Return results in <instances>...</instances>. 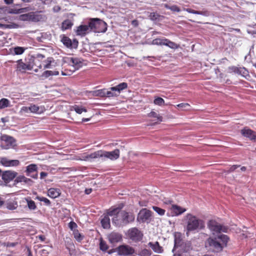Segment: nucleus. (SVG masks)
<instances>
[{
    "instance_id": "f257e3e1",
    "label": "nucleus",
    "mask_w": 256,
    "mask_h": 256,
    "mask_svg": "<svg viewBox=\"0 0 256 256\" xmlns=\"http://www.w3.org/2000/svg\"><path fill=\"white\" fill-rule=\"evenodd\" d=\"M108 214L112 217V223L116 227H122L134 220V216L124 210H121L119 208L110 209Z\"/></svg>"
},
{
    "instance_id": "f03ea898",
    "label": "nucleus",
    "mask_w": 256,
    "mask_h": 256,
    "mask_svg": "<svg viewBox=\"0 0 256 256\" xmlns=\"http://www.w3.org/2000/svg\"><path fill=\"white\" fill-rule=\"evenodd\" d=\"M186 234L188 236L190 232H198L205 226L204 222L192 214H187L184 218Z\"/></svg>"
},
{
    "instance_id": "7ed1b4c3",
    "label": "nucleus",
    "mask_w": 256,
    "mask_h": 256,
    "mask_svg": "<svg viewBox=\"0 0 256 256\" xmlns=\"http://www.w3.org/2000/svg\"><path fill=\"white\" fill-rule=\"evenodd\" d=\"M90 31L95 33H104L108 29V25L102 20L98 18H90L89 21Z\"/></svg>"
},
{
    "instance_id": "20e7f679",
    "label": "nucleus",
    "mask_w": 256,
    "mask_h": 256,
    "mask_svg": "<svg viewBox=\"0 0 256 256\" xmlns=\"http://www.w3.org/2000/svg\"><path fill=\"white\" fill-rule=\"evenodd\" d=\"M66 62L73 68L72 70L62 71V74L63 76H70L76 70H78L82 66V60L78 58H66Z\"/></svg>"
},
{
    "instance_id": "39448f33",
    "label": "nucleus",
    "mask_w": 256,
    "mask_h": 256,
    "mask_svg": "<svg viewBox=\"0 0 256 256\" xmlns=\"http://www.w3.org/2000/svg\"><path fill=\"white\" fill-rule=\"evenodd\" d=\"M206 246L209 247L210 249L214 252H218L222 250L223 246L222 244L217 238H209L206 242Z\"/></svg>"
},
{
    "instance_id": "423d86ee",
    "label": "nucleus",
    "mask_w": 256,
    "mask_h": 256,
    "mask_svg": "<svg viewBox=\"0 0 256 256\" xmlns=\"http://www.w3.org/2000/svg\"><path fill=\"white\" fill-rule=\"evenodd\" d=\"M1 140L0 146L2 149L8 150L13 148L15 145V140L12 136L3 135L1 136Z\"/></svg>"
},
{
    "instance_id": "0eeeda50",
    "label": "nucleus",
    "mask_w": 256,
    "mask_h": 256,
    "mask_svg": "<svg viewBox=\"0 0 256 256\" xmlns=\"http://www.w3.org/2000/svg\"><path fill=\"white\" fill-rule=\"evenodd\" d=\"M116 251L118 255L120 256L131 255L134 254L135 252L134 249L132 247L126 244L120 246L116 248Z\"/></svg>"
},
{
    "instance_id": "6e6552de",
    "label": "nucleus",
    "mask_w": 256,
    "mask_h": 256,
    "mask_svg": "<svg viewBox=\"0 0 256 256\" xmlns=\"http://www.w3.org/2000/svg\"><path fill=\"white\" fill-rule=\"evenodd\" d=\"M100 158H108L112 160H116L120 157V150L118 149H115L112 152H107L100 150Z\"/></svg>"
},
{
    "instance_id": "1a4fd4ad",
    "label": "nucleus",
    "mask_w": 256,
    "mask_h": 256,
    "mask_svg": "<svg viewBox=\"0 0 256 256\" xmlns=\"http://www.w3.org/2000/svg\"><path fill=\"white\" fill-rule=\"evenodd\" d=\"M152 216V212L146 208H142L138 214L137 220L141 222H148Z\"/></svg>"
},
{
    "instance_id": "9d476101",
    "label": "nucleus",
    "mask_w": 256,
    "mask_h": 256,
    "mask_svg": "<svg viewBox=\"0 0 256 256\" xmlns=\"http://www.w3.org/2000/svg\"><path fill=\"white\" fill-rule=\"evenodd\" d=\"M129 238L134 242H139L142 240L143 234L141 232L136 228H132L128 232Z\"/></svg>"
},
{
    "instance_id": "9b49d317",
    "label": "nucleus",
    "mask_w": 256,
    "mask_h": 256,
    "mask_svg": "<svg viewBox=\"0 0 256 256\" xmlns=\"http://www.w3.org/2000/svg\"><path fill=\"white\" fill-rule=\"evenodd\" d=\"M208 228L214 232H227L228 228L222 226L214 220H210L208 223Z\"/></svg>"
},
{
    "instance_id": "f8f14e48",
    "label": "nucleus",
    "mask_w": 256,
    "mask_h": 256,
    "mask_svg": "<svg viewBox=\"0 0 256 256\" xmlns=\"http://www.w3.org/2000/svg\"><path fill=\"white\" fill-rule=\"evenodd\" d=\"M0 164L6 167L16 166L20 162L17 160H10L6 157L0 158Z\"/></svg>"
},
{
    "instance_id": "ddd939ff",
    "label": "nucleus",
    "mask_w": 256,
    "mask_h": 256,
    "mask_svg": "<svg viewBox=\"0 0 256 256\" xmlns=\"http://www.w3.org/2000/svg\"><path fill=\"white\" fill-rule=\"evenodd\" d=\"M18 173L14 171L6 170L2 174V179L5 182L8 183L16 177Z\"/></svg>"
},
{
    "instance_id": "4468645a",
    "label": "nucleus",
    "mask_w": 256,
    "mask_h": 256,
    "mask_svg": "<svg viewBox=\"0 0 256 256\" xmlns=\"http://www.w3.org/2000/svg\"><path fill=\"white\" fill-rule=\"evenodd\" d=\"M100 150H98L90 154L84 153L80 156L79 160L84 161H92L94 158H100Z\"/></svg>"
},
{
    "instance_id": "2eb2a0df",
    "label": "nucleus",
    "mask_w": 256,
    "mask_h": 256,
    "mask_svg": "<svg viewBox=\"0 0 256 256\" xmlns=\"http://www.w3.org/2000/svg\"><path fill=\"white\" fill-rule=\"evenodd\" d=\"M41 12H30V21L38 22L44 21L46 19L45 15L40 14Z\"/></svg>"
},
{
    "instance_id": "dca6fc26",
    "label": "nucleus",
    "mask_w": 256,
    "mask_h": 256,
    "mask_svg": "<svg viewBox=\"0 0 256 256\" xmlns=\"http://www.w3.org/2000/svg\"><path fill=\"white\" fill-rule=\"evenodd\" d=\"M38 166L36 164H30L26 167V174L28 176H30L33 178L37 179L38 178V174L36 173L34 175H31V174L34 172H37Z\"/></svg>"
},
{
    "instance_id": "f3484780",
    "label": "nucleus",
    "mask_w": 256,
    "mask_h": 256,
    "mask_svg": "<svg viewBox=\"0 0 256 256\" xmlns=\"http://www.w3.org/2000/svg\"><path fill=\"white\" fill-rule=\"evenodd\" d=\"M90 32V22H88V25H80L78 26L77 28L76 33L78 36H84Z\"/></svg>"
},
{
    "instance_id": "a211bd4d",
    "label": "nucleus",
    "mask_w": 256,
    "mask_h": 256,
    "mask_svg": "<svg viewBox=\"0 0 256 256\" xmlns=\"http://www.w3.org/2000/svg\"><path fill=\"white\" fill-rule=\"evenodd\" d=\"M108 238L111 244H114L122 240V236L118 232H112L108 236Z\"/></svg>"
},
{
    "instance_id": "6ab92c4d",
    "label": "nucleus",
    "mask_w": 256,
    "mask_h": 256,
    "mask_svg": "<svg viewBox=\"0 0 256 256\" xmlns=\"http://www.w3.org/2000/svg\"><path fill=\"white\" fill-rule=\"evenodd\" d=\"M170 210L172 211V216H178L186 211V209L180 206L173 204L170 208Z\"/></svg>"
},
{
    "instance_id": "aec40b11",
    "label": "nucleus",
    "mask_w": 256,
    "mask_h": 256,
    "mask_svg": "<svg viewBox=\"0 0 256 256\" xmlns=\"http://www.w3.org/2000/svg\"><path fill=\"white\" fill-rule=\"evenodd\" d=\"M148 246L151 248L153 251L156 253L162 254L164 251L162 247L160 245L158 242H149L148 243Z\"/></svg>"
},
{
    "instance_id": "412c9836",
    "label": "nucleus",
    "mask_w": 256,
    "mask_h": 256,
    "mask_svg": "<svg viewBox=\"0 0 256 256\" xmlns=\"http://www.w3.org/2000/svg\"><path fill=\"white\" fill-rule=\"evenodd\" d=\"M98 94L101 96H106L108 97H114L118 96L116 91H112L110 88L109 90L106 89L98 90Z\"/></svg>"
},
{
    "instance_id": "4be33fe9",
    "label": "nucleus",
    "mask_w": 256,
    "mask_h": 256,
    "mask_svg": "<svg viewBox=\"0 0 256 256\" xmlns=\"http://www.w3.org/2000/svg\"><path fill=\"white\" fill-rule=\"evenodd\" d=\"M17 70L24 72L26 70H30L31 67L30 64L24 63L22 60H19L17 62Z\"/></svg>"
},
{
    "instance_id": "5701e85b",
    "label": "nucleus",
    "mask_w": 256,
    "mask_h": 256,
    "mask_svg": "<svg viewBox=\"0 0 256 256\" xmlns=\"http://www.w3.org/2000/svg\"><path fill=\"white\" fill-rule=\"evenodd\" d=\"M242 134L251 140H254L256 138V135L254 131L250 129L244 128L241 130Z\"/></svg>"
},
{
    "instance_id": "b1692460",
    "label": "nucleus",
    "mask_w": 256,
    "mask_h": 256,
    "mask_svg": "<svg viewBox=\"0 0 256 256\" xmlns=\"http://www.w3.org/2000/svg\"><path fill=\"white\" fill-rule=\"evenodd\" d=\"M60 194V189L57 188H50L48 190L47 195L52 198H55L58 197Z\"/></svg>"
},
{
    "instance_id": "393cba45",
    "label": "nucleus",
    "mask_w": 256,
    "mask_h": 256,
    "mask_svg": "<svg viewBox=\"0 0 256 256\" xmlns=\"http://www.w3.org/2000/svg\"><path fill=\"white\" fill-rule=\"evenodd\" d=\"M30 112L32 113L40 114L45 110L44 106H39L36 104H30Z\"/></svg>"
},
{
    "instance_id": "a878e982",
    "label": "nucleus",
    "mask_w": 256,
    "mask_h": 256,
    "mask_svg": "<svg viewBox=\"0 0 256 256\" xmlns=\"http://www.w3.org/2000/svg\"><path fill=\"white\" fill-rule=\"evenodd\" d=\"M27 8H14L6 7V14H20L26 12Z\"/></svg>"
},
{
    "instance_id": "bb28decb",
    "label": "nucleus",
    "mask_w": 256,
    "mask_h": 256,
    "mask_svg": "<svg viewBox=\"0 0 256 256\" xmlns=\"http://www.w3.org/2000/svg\"><path fill=\"white\" fill-rule=\"evenodd\" d=\"M128 88V84L126 82H122L116 86L111 87L110 89L112 91H116L118 94H120V92Z\"/></svg>"
},
{
    "instance_id": "cd10ccee",
    "label": "nucleus",
    "mask_w": 256,
    "mask_h": 256,
    "mask_svg": "<svg viewBox=\"0 0 256 256\" xmlns=\"http://www.w3.org/2000/svg\"><path fill=\"white\" fill-rule=\"evenodd\" d=\"M109 216H110L107 213V214L104 216L101 220V224L102 226L104 228H110V218H109Z\"/></svg>"
},
{
    "instance_id": "c85d7f7f",
    "label": "nucleus",
    "mask_w": 256,
    "mask_h": 256,
    "mask_svg": "<svg viewBox=\"0 0 256 256\" xmlns=\"http://www.w3.org/2000/svg\"><path fill=\"white\" fill-rule=\"evenodd\" d=\"M6 208L10 210H14L18 206V202L16 200H10L6 204Z\"/></svg>"
},
{
    "instance_id": "c756f323",
    "label": "nucleus",
    "mask_w": 256,
    "mask_h": 256,
    "mask_svg": "<svg viewBox=\"0 0 256 256\" xmlns=\"http://www.w3.org/2000/svg\"><path fill=\"white\" fill-rule=\"evenodd\" d=\"M32 180L30 178H27L24 176H17L14 180V183L18 184V182H24L25 184H28L31 182Z\"/></svg>"
},
{
    "instance_id": "7c9ffc66",
    "label": "nucleus",
    "mask_w": 256,
    "mask_h": 256,
    "mask_svg": "<svg viewBox=\"0 0 256 256\" xmlns=\"http://www.w3.org/2000/svg\"><path fill=\"white\" fill-rule=\"evenodd\" d=\"M184 10L191 14H200L204 16H208L209 15L208 12L207 11H197L190 8H184Z\"/></svg>"
},
{
    "instance_id": "2f4dec72",
    "label": "nucleus",
    "mask_w": 256,
    "mask_h": 256,
    "mask_svg": "<svg viewBox=\"0 0 256 256\" xmlns=\"http://www.w3.org/2000/svg\"><path fill=\"white\" fill-rule=\"evenodd\" d=\"M72 25L73 24L70 20H66L62 22L61 28L62 30H65L70 28Z\"/></svg>"
},
{
    "instance_id": "473e14b6",
    "label": "nucleus",
    "mask_w": 256,
    "mask_h": 256,
    "mask_svg": "<svg viewBox=\"0 0 256 256\" xmlns=\"http://www.w3.org/2000/svg\"><path fill=\"white\" fill-rule=\"evenodd\" d=\"M71 110H74L78 114H81L82 112H87V110L86 108L76 104L72 106Z\"/></svg>"
},
{
    "instance_id": "72a5a7b5",
    "label": "nucleus",
    "mask_w": 256,
    "mask_h": 256,
    "mask_svg": "<svg viewBox=\"0 0 256 256\" xmlns=\"http://www.w3.org/2000/svg\"><path fill=\"white\" fill-rule=\"evenodd\" d=\"M61 42L67 48H72V42L71 40L65 36H63L61 39Z\"/></svg>"
},
{
    "instance_id": "f704fd0d",
    "label": "nucleus",
    "mask_w": 256,
    "mask_h": 256,
    "mask_svg": "<svg viewBox=\"0 0 256 256\" xmlns=\"http://www.w3.org/2000/svg\"><path fill=\"white\" fill-rule=\"evenodd\" d=\"M218 239L222 242L220 244H222L224 247V246H226L229 238L226 234H220L218 236Z\"/></svg>"
},
{
    "instance_id": "c9c22d12",
    "label": "nucleus",
    "mask_w": 256,
    "mask_h": 256,
    "mask_svg": "<svg viewBox=\"0 0 256 256\" xmlns=\"http://www.w3.org/2000/svg\"><path fill=\"white\" fill-rule=\"evenodd\" d=\"M230 72H234L236 74H241L244 73L246 70L244 68H238L236 66H231L228 68Z\"/></svg>"
},
{
    "instance_id": "e433bc0d",
    "label": "nucleus",
    "mask_w": 256,
    "mask_h": 256,
    "mask_svg": "<svg viewBox=\"0 0 256 256\" xmlns=\"http://www.w3.org/2000/svg\"><path fill=\"white\" fill-rule=\"evenodd\" d=\"M10 106V102L8 100L3 98L0 100V109L4 108Z\"/></svg>"
},
{
    "instance_id": "4c0bfd02",
    "label": "nucleus",
    "mask_w": 256,
    "mask_h": 256,
    "mask_svg": "<svg viewBox=\"0 0 256 256\" xmlns=\"http://www.w3.org/2000/svg\"><path fill=\"white\" fill-rule=\"evenodd\" d=\"M44 68H52V64L54 62V60L52 58H48L46 60L44 61Z\"/></svg>"
},
{
    "instance_id": "58836bf2",
    "label": "nucleus",
    "mask_w": 256,
    "mask_h": 256,
    "mask_svg": "<svg viewBox=\"0 0 256 256\" xmlns=\"http://www.w3.org/2000/svg\"><path fill=\"white\" fill-rule=\"evenodd\" d=\"M59 74V72L56 70H46L43 72L42 76L44 78H48L50 76H57Z\"/></svg>"
},
{
    "instance_id": "ea45409f",
    "label": "nucleus",
    "mask_w": 256,
    "mask_h": 256,
    "mask_svg": "<svg viewBox=\"0 0 256 256\" xmlns=\"http://www.w3.org/2000/svg\"><path fill=\"white\" fill-rule=\"evenodd\" d=\"M27 206L30 210H35L36 208V206L35 202L30 199L26 198Z\"/></svg>"
},
{
    "instance_id": "a19ab883",
    "label": "nucleus",
    "mask_w": 256,
    "mask_h": 256,
    "mask_svg": "<svg viewBox=\"0 0 256 256\" xmlns=\"http://www.w3.org/2000/svg\"><path fill=\"white\" fill-rule=\"evenodd\" d=\"M152 254V252L150 250L144 248L140 250L138 254L139 256H150Z\"/></svg>"
},
{
    "instance_id": "79ce46f5",
    "label": "nucleus",
    "mask_w": 256,
    "mask_h": 256,
    "mask_svg": "<svg viewBox=\"0 0 256 256\" xmlns=\"http://www.w3.org/2000/svg\"><path fill=\"white\" fill-rule=\"evenodd\" d=\"M12 50L14 54L20 55L22 54L24 52L26 48L23 47L16 46Z\"/></svg>"
},
{
    "instance_id": "37998d69",
    "label": "nucleus",
    "mask_w": 256,
    "mask_h": 256,
    "mask_svg": "<svg viewBox=\"0 0 256 256\" xmlns=\"http://www.w3.org/2000/svg\"><path fill=\"white\" fill-rule=\"evenodd\" d=\"M100 248L101 250L105 252L108 248V246L106 242L102 238L100 240Z\"/></svg>"
},
{
    "instance_id": "c03bdc74",
    "label": "nucleus",
    "mask_w": 256,
    "mask_h": 256,
    "mask_svg": "<svg viewBox=\"0 0 256 256\" xmlns=\"http://www.w3.org/2000/svg\"><path fill=\"white\" fill-rule=\"evenodd\" d=\"M164 40L166 42L164 44V46H168L172 48H178V45L176 43L168 40V39L166 38V40Z\"/></svg>"
},
{
    "instance_id": "a18cd8bd",
    "label": "nucleus",
    "mask_w": 256,
    "mask_h": 256,
    "mask_svg": "<svg viewBox=\"0 0 256 256\" xmlns=\"http://www.w3.org/2000/svg\"><path fill=\"white\" fill-rule=\"evenodd\" d=\"M18 20L22 21H30V12L20 15Z\"/></svg>"
},
{
    "instance_id": "49530a36",
    "label": "nucleus",
    "mask_w": 256,
    "mask_h": 256,
    "mask_svg": "<svg viewBox=\"0 0 256 256\" xmlns=\"http://www.w3.org/2000/svg\"><path fill=\"white\" fill-rule=\"evenodd\" d=\"M36 199L40 202H44L46 206H50V200L45 197L38 196L36 197Z\"/></svg>"
},
{
    "instance_id": "de8ad7c7",
    "label": "nucleus",
    "mask_w": 256,
    "mask_h": 256,
    "mask_svg": "<svg viewBox=\"0 0 256 256\" xmlns=\"http://www.w3.org/2000/svg\"><path fill=\"white\" fill-rule=\"evenodd\" d=\"M166 38H156L152 40V44L155 45H164Z\"/></svg>"
},
{
    "instance_id": "09e8293b",
    "label": "nucleus",
    "mask_w": 256,
    "mask_h": 256,
    "mask_svg": "<svg viewBox=\"0 0 256 256\" xmlns=\"http://www.w3.org/2000/svg\"><path fill=\"white\" fill-rule=\"evenodd\" d=\"M18 27V26L16 24H2L0 23V28H3V29H6V28H16Z\"/></svg>"
},
{
    "instance_id": "8fccbe9b",
    "label": "nucleus",
    "mask_w": 256,
    "mask_h": 256,
    "mask_svg": "<svg viewBox=\"0 0 256 256\" xmlns=\"http://www.w3.org/2000/svg\"><path fill=\"white\" fill-rule=\"evenodd\" d=\"M152 209L160 216H164L165 214V210L156 206H153Z\"/></svg>"
},
{
    "instance_id": "3c124183",
    "label": "nucleus",
    "mask_w": 256,
    "mask_h": 256,
    "mask_svg": "<svg viewBox=\"0 0 256 256\" xmlns=\"http://www.w3.org/2000/svg\"><path fill=\"white\" fill-rule=\"evenodd\" d=\"M154 103L156 105L160 106L164 104V100L162 98L157 97L154 100Z\"/></svg>"
},
{
    "instance_id": "603ef678",
    "label": "nucleus",
    "mask_w": 256,
    "mask_h": 256,
    "mask_svg": "<svg viewBox=\"0 0 256 256\" xmlns=\"http://www.w3.org/2000/svg\"><path fill=\"white\" fill-rule=\"evenodd\" d=\"M162 201L163 202V204H165L166 206V208L168 209H170V208L171 207L172 205H173L172 201L170 200L164 198Z\"/></svg>"
},
{
    "instance_id": "864d4df0",
    "label": "nucleus",
    "mask_w": 256,
    "mask_h": 256,
    "mask_svg": "<svg viewBox=\"0 0 256 256\" xmlns=\"http://www.w3.org/2000/svg\"><path fill=\"white\" fill-rule=\"evenodd\" d=\"M148 116L149 117H152L156 118V119L159 122H162V116H160V115L158 114L156 112H151L150 113L148 114Z\"/></svg>"
},
{
    "instance_id": "5fc2aeb1",
    "label": "nucleus",
    "mask_w": 256,
    "mask_h": 256,
    "mask_svg": "<svg viewBox=\"0 0 256 256\" xmlns=\"http://www.w3.org/2000/svg\"><path fill=\"white\" fill-rule=\"evenodd\" d=\"M165 7L168 10H171L173 12H180V8L176 5H173L172 6H169L168 4L165 5Z\"/></svg>"
},
{
    "instance_id": "6e6d98bb",
    "label": "nucleus",
    "mask_w": 256,
    "mask_h": 256,
    "mask_svg": "<svg viewBox=\"0 0 256 256\" xmlns=\"http://www.w3.org/2000/svg\"><path fill=\"white\" fill-rule=\"evenodd\" d=\"M30 106H22L20 111V113L22 114L29 113L30 112V110H29Z\"/></svg>"
},
{
    "instance_id": "4d7b16f0",
    "label": "nucleus",
    "mask_w": 256,
    "mask_h": 256,
    "mask_svg": "<svg viewBox=\"0 0 256 256\" xmlns=\"http://www.w3.org/2000/svg\"><path fill=\"white\" fill-rule=\"evenodd\" d=\"M74 238L78 242L80 241L82 239V237L81 234L78 232V231H74Z\"/></svg>"
},
{
    "instance_id": "13d9d810",
    "label": "nucleus",
    "mask_w": 256,
    "mask_h": 256,
    "mask_svg": "<svg viewBox=\"0 0 256 256\" xmlns=\"http://www.w3.org/2000/svg\"><path fill=\"white\" fill-rule=\"evenodd\" d=\"M176 106L183 108L184 110H188L190 107V105L186 103H181L176 105Z\"/></svg>"
},
{
    "instance_id": "bf43d9fd",
    "label": "nucleus",
    "mask_w": 256,
    "mask_h": 256,
    "mask_svg": "<svg viewBox=\"0 0 256 256\" xmlns=\"http://www.w3.org/2000/svg\"><path fill=\"white\" fill-rule=\"evenodd\" d=\"M17 242H4L2 244V245H3L4 246L6 247H14L17 245Z\"/></svg>"
},
{
    "instance_id": "052dcab7",
    "label": "nucleus",
    "mask_w": 256,
    "mask_h": 256,
    "mask_svg": "<svg viewBox=\"0 0 256 256\" xmlns=\"http://www.w3.org/2000/svg\"><path fill=\"white\" fill-rule=\"evenodd\" d=\"M149 17L150 20H154L157 19L158 15L155 12H152L150 14Z\"/></svg>"
},
{
    "instance_id": "680f3d73",
    "label": "nucleus",
    "mask_w": 256,
    "mask_h": 256,
    "mask_svg": "<svg viewBox=\"0 0 256 256\" xmlns=\"http://www.w3.org/2000/svg\"><path fill=\"white\" fill-rule=\"evenodd\" d=\"M68 226H69L70 228L72 230L74 228H75L77 227V225L74 222H70L68 224Z\"/></svg>"
},
{
    "instance_id": "e2e57ef3",
    "label": "nucleus",
    "mask_w": 256,
    "mask_h": 256,
    "mask_svg": "<svg viewBox=\"0 0 256 256\" xmlns=\"http://www.w3.org/2000/svg\"><path fill=\"white\" fill-rule=\"evenodd\" d=\"M47 176H48V173L47 172H41L40 173V178L42 179V180L44 179Z\"/></svg>"
},
{
    "instance_id": "0e129e2a",
    "label": "nucleus",
    "mask_w": 256,
    "mask_h": 256,
    "mask_svg": "<svg viewBox=\"0 0 256 256\" xmlns=\"http://www.w3.org/2000/svg\"><path fill=\"white\" fill-rule=\"evenodd\" d=\"M61 10V8L58 6H56L53 8V11L55 12H58Z\"/></svg>"
},
{
    "instance_id": "69168bd1",
    "label": "nucleus",
    "mask_w": 256,
    "mask_h": 256,
    "mask_svg": "<svg viewBox=\"0 0 256 256\" xmlns=\"http://www.w3.org/2000/svg\"><path fill=\"white\" fill-rule=\"evenodd\" d=\"M180 240L176 238V235L175 239H174V248L180 245Z\"/></svg>"
},
{
    "instance_id": "338daca9",
    "label": "nucleus",
    "mask_w": 256,
    "mask_h": 256,
    "mask_svg": "<svg viewBox=\"0 0 256 256\" xmlns=\"http://www.w3.org/2000/svg\"><path fill=\"white\" fill-rule=\"evenodd\" d=\"M0 14H6V7L0 8Z\"/></svg>"
},
{
    "instance_id": "774afa93",
    "label": "nucleus",
    "mask_w": 256,
    "mask_h": 256,
    "mask_svg": "<svg viewBox=\"0 0 256 256\" xmlns=\"http://www.w3.org/2000/svg\"><path fill=\"white\" fill-rule=\"evenodd\" d=\"M132 24L135 27L138 26V21L136 20H133L132 22Z\"/></svg>"
}]
</instances>
